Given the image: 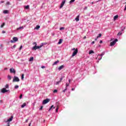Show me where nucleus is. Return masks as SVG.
<instances>
[{"label": "nucleus", "mask_w": 126, "mask_h": 126, "mask_svg": "<svg viewBox=\"0 0 126 126\" xmlns=\"http://www.w3.org/2000/svg\"><path fill=\"white\" fill-rule=\"evenodd\" d=\"M63 40L62 39H60L58 43V45H61L63 43Z\"/></svg>", "instance_id": "ddd939ff"}, {"label": "nucleus", "mask_w": 126, "mask_h": 126, "mask_svg": "<svg viewBox=\"0 0 126 126\" xmlns=\"http://www.w3.org/2000/svg\"><path fill=\"white\" fill-rule=\"evenodd\" d=\"M68 82H69V83H70V79H69Z\"/></svg>", "instance_id": "8fccbe9b"}, {"label": "nucleus", "mask_w": 126, "mask_h": 126, "mask_svg": "<svg viewBox=\"0 0 126 126\" xmlns=\"http://www.w3.org/2000/svg\"><path fill=\"white\" fill-rule=\"evenodd\" d=\"M63 77H61V78H60V80L59 81H60V82H62V81L63 80Z\"/></svg>", "instance_id": "f704fd0d"}, {"label": "nucleus", "mask_w": 126, "mask_h": 126, "mask_svg": "<svg viewBox=\"0 0 126 126\" xmlns=\"http://www.w3.org/2000/svg\"><path fill=\"white\" fill-rule=\"evenodd\" d=\"M19 88V86L18 85H16L14 87L15 89H17Z\"/></svg>", "instance_id": "c756f323"}, {"label": "nucleus", "mask_w": 126, "mask_h": 126, "mask_svg": "<svg viewBox=\"0 0 126 126\" xmlns=\"http://www.w3.org/2000/svg\"><path fill=\"white\" fill-rule=\"evenodd\" d=\"M13 48H16V45H14L13 46Z\"/></svg>", "instance_id": "c03bdc74"}, {"label": "nucleus", "mask_w": 126, "mask_h": 126, "mask_svg": "<svg viewBox=\"0 0 126 126\" xmlns=\"http://www.w3.org/2000/svg\"><path fill=\"white\" fill-rule=\"evenodd\" d=\"M97 39H98V38H97V37H96V38H95V39H94L95 41H97Z\"/></svg>", "instance_id": "5fc2aeb1"}, {"label": "nucleus", "mask_w": 126, "mask_h": 126, "mask_svg": "<svg viewBox=\"0 0 126 126\" xmlns=\"http://www.w3.org/2000/svg\"><path fill=\"white\" fill-rule=\"evenodd\" d=\"M67 86H69V84H68V83L66 84V88H67Z\"/></svg>", "instance_id": "a19ab883"}, {"label": "nucleus", "mask_w": 126, "mask_h": 126, "mask_svg": "<svg viewBox=\"0 0 126 126\" xmlns=\"http://www.w3.org/2000/svg\"><path fill=\"white\" fill-rule=\"evenodd\" d=\"M56 109V107L54 106V105H52L50 107V108L49 109V111H51V110H52V109Z\"/></svg>", "instance_id": "a211bd4d"}, {"label": "nucleus", "mask_w": 126, "mask_h": 126, "mask_svg": "<svg viewBox=\"0 0 126 126\" xmlns=\"http://www.w3.org/2000/svg\"><path fill=\"white\" fill-rule=\"evenodd\" d=\"M122 34H123V33L122 32H120L118 33V36H121V35H122Z\"/></svg>", "instance_id": "cd10ccee"}, {"label": "nucleus", "mask_w": 126, "mask_h": 126, "mask_svg": "<svg viewBox=\"0 0 126 126\" xmlns=\"http://www.w3.org/2000/svg\"><path fill=\"white\" fill-rule=\"evenodd\" d=\"M67 90V88H65V89L63 91V92H65Z\"/></svg>", "instance_id": "e433bc0d"}, {"label": "nucleus", "mask_w": 126, "mask_h": 126, "mask_svg": "<svg viewBox=\"0 0 126 126\" xmlns=\"http://www.w3.org/2000/svg\"><path fill=\"white\" fill-rule=\"evenodd\" d=\"M100 43H103V41H102V40H100Z\"/></svg>", "instance_id": "864d4df0"}, {"label": "nucleus", "mask_w": 126, "mask_h": 126, "mask_svg": "<svg viewBox=\"0 0 126 126\" xmlns=\"http://www.w3.org/2000/svg\"><path fill=\"white\" fill-rule=\"evenodd\" d=\"M58 111H59V107H57V108H56V112H58Z\"/></svg>", "instance_id": "37998d69"}, {"label": "nucleus", "mask_w": 126, "mask_h": 126, "mask_svg": "<svg viewBox=\"0 0 126 126\" xmlns=\"http://www.w3.org/2000/svg\"><path fill=\"white\" fill-rule=\"evenodd\" d=\"M12 120H13V116H11V117L7 120V122H12Z\"/></svg>", "instance_id": "9d476101"}, {"label": "nucleus", "mask_w": 126, "mask_h": 126, "mask_svg": "<svg viewBox=\"0 0 126 126\" xmlns=\"http://www.w3.org/2000/svg\"><path fill=\"white\" fill-rule=\"evenodd\" d=\"M92 4H93L94 3V2H92Z\"/></svg>", "instance_id": "052dcab7"}, {"label": "nucleus", "mask_w": 126, "mask_h": 126, "mask_svg": "<svg viewBox=\"0 0 126 126\" xmlns=\"http://www.w3.org/2000/svg\"><path fill=\"white\" fill-rule=\"evenodd\" d=\"M116 42H118V39H115V40L111 42H110V46L112 47L113 46H115Z\"/></svg>", "instance_id": "39448f33"}, {"label": "nucleus", "mask_w": 126, "mask_h": 126, "mask_svg": "<svg viewBox=\"0 0 126 126\" xmlns=\"http://www.w3.org/2000/svg\"><path fill=\"white\" fill-rule=\"evenodd\" d=\"M2 33H5V32L2 31Z\"/></svg>", "instance_id": "4d7b16f0"}, {"label": "nucleus", "mask_w": 126, "mask_h": 126, "mask_svg": "<svg viewBox=\"0 0 126 126\" xmlns=\"http://www.w3.org/2000/svg\"><path fill=\"white\" fill-rule=\"evenodd\" d=\"M101 59H102V57H101L100 60H101Z\"/></svg>", "instance_id": "69168bd1"}, {"label": "nucleus", "mask_w": 126, "mask_h": 126, "mask_svg": "<svg viewBox=\"0 0 126 126\" xmlns=\"http://www.w3.org/2000/svg\"><path fill=\"white\" fill-rule=\"evenodd\" d=\"M58 92V90H54L53 91V93H57Z\"/></svg>", "instance_id": "72a5a7b5"}, {"label": "nucleus", "mask_w": 126, "mask_h": 126, "mask_svg": "<svg viewBox=\"0 0 126 126\" xmlns=\"http://www.w3.org/2000/svg\"><path fill=\"white\" fill-rule=\"evenodd\" d=\"M5 88H7V89H8V88H9V85L6 84V85H5Z\"/></svg>", "instance_id": "412c9836"}, {"label": "nucleus", "mask_w": 126, "mask_h": 126, "mask_svg": "<svg viewBox=\"0 0 126 126\" xmlns=\"http://www.w3.org/2000/svg\"><path fill=\"white\" fill-rule=\"evenodd\" d=\"M22 49V45H21L19 48V50H21Z\"/></svg>", "instance_id": "79ce46f5"}, {"label": "nucleus", "mask_w": 126, "mask_h": 126, "mask_svg": "<svg viewBox=\"0 0 126 126\" xmlns=\"http://www.w3.org/2000/svg\"><path fill=\"white\" fill-rule=\"evenodd\" d=\"M122 32L124 31V29H122Z\"/></svg>", "instance_id": "680f3d73"}, {"label": "nucleus", "mask_w": 126, "mask_h": 126, "mask_svg": "<svg viewBox=\"0 0 126 126\" xmlns=\"http://www.w3.org/2000/svg\"><path fill=\"white\" fill-rule=\"evenodd\" d=\"M7 126H9V123H7Z\"/></svg>", "instance_id": "09e8293b"}, {"label": "nucleus", "mask_w": 126, "mask_h": 126, "mask_svg": "<svg viewBox=\"0 0 126 126\" xmlns=\"http://www.w3.org/2000/svg\"><path fill=\"white\" fill-rule=\"evenodd\" d=\"M63 67H64V66H63V65H62L58 68V69H59V70H62V69H63Z\"/></svg>", "instance_id": "f8f14e48"}, {"label": "nucleus", "mask_w": 126, "mask_h": 126, "mask_svg": "<svg viewBox=\"0 0 126 126\" xmlns=\"http://www.w3.org/2000/svg\"><path fill=\"white\" fill-rule=\"evenodd\" d=\"M26 106V103H24L21 106V108H24Z\"/></svg>", "instance_id": "6ab92c4d"}, {"label": "nucleus", "mask_w": 126, "mask_h": 126, "mask_svg": "<svg viewBox=\"0 0 126 126\" xmlns=\"http://www.w3.org/2000/svg\"><path fill=\"white\" fill-rule=\"evenodd\" d=\"M20 80L19 78L15 76L13 79V82H19Z\"/></svg>", "instance_id": "7ed1b4c3"}, {"label": "nucleus", "mask_w": 126, "mask_h": 126, "mask_svg": "<svg viewBox=\"0 0 126 126\" xmlns=\"http://www.w3.org/2000/svg\"><path fill=\"white\" fill-rule=\"evenodd\" d=\"M3 2H4V1H0V3H3Z\"/></svg>", "instance_id": "a18cd8bd"}, {"label": "nucleus", "mask_w": 126, "mask_h": 126, "mask_svg": "<svg viewBox=\"0 0 126 126\" xmlns=\"http://www.w3.org/2000/svg\"><path fill=\"white\" fill-rule=\"evenodd\" d=\"M64 3H65V0H64L62 1V2L61 3V6L60 7V8H62L63 6V5H64Z\"/></svg>", "instance_id": "6e6552de"}, {"label": "nucleus", "mask_w": 126, "mask_h": 126, "mask_svg": "<svg viewBox=\"0 0 126 126\" xmlns=\"http://www.w3.org/2000/svg\"><path fill=\"white\" fill-rule=\"evenodd\" d=\"M10 72L11 73H14V74H15V72H16V71H15V70L14 68H10Z\"/></svg>", "instance_id": "1a4fd4ad"}, {"label": "nucleus", "mask_w": 126, "mask_h": 126, "mask_svg": "<svg viewBox=\"0 0 126 126\" xmlns=\"http://www.w3.org/2000/svg\"><path fill=\"white\" fill-rule=\"evenodd\" d=\"M74 90V89H72V91H73Z\"/></svg>", "instance_id": "bf43d9fd"}, {"label": "nucleus", "mask_w": 126, "mask_h": 126, "mask_svg": "<svg viewBox=\"0 0 126 126\" xmlns=\"http://www.w3.org/2000/svg\"><path fill=\"white\" fill-rule=\"evenodd\" d=\"M101 36H102V34L99 33L98 35L97 36V39H98V38H100V37Z\"/></svg>", "instance_id": "b1692460"}, {"label": "nucleus", "mask_w": 126, "mask_h": 126, "mask_svg": "<svg viewBox=\"0 0 126 126\" xmlns=\"http://www.w3.org/2000/svg\"><path fill=\"white\" fill-rule=\"evenodd\" d=\"M8 12H9V11L7 10H5L3 11V13H4V14H6L8 13Z\"/></svg>", "instance_id": "4468645a"}, {"label": "nucleus", "mask_w": 126, "mask_h": 126, "mask_svg": "<svg viewBox=\"0 0 126 126\" xmlns=\"http://www.w3.org/2000/svg\"><path fill=\"white\" fill-rule=\"evenodd\" d=\"M20 29H24V27L23 26L20 27L19 28H18L17 29V30H20Z\"/></svg>", "instance_id": "f3484780"}, {"label": "nucleus", "mask_w": 126, "mask_h": 126, "mask_svg": "<svg viewBox=\"0 0 126 126\" xmlns=\"http://www.w3.org/2000/svg\"><path fill=\"white\" fill-rule=\"evenodd\" d=\"M84 39H86V36H84Z\"/></svg>", "instance_id": "13d9d810"}, {"label": "nucleus", "mask_w": 126, "mask_h": 126, "mask_svg": "<svg viewBox=\"0 0 126 126\" xmlns=\"http://www.w3.org/2000/svg\"><path fill=\"white\" fill-rule=\"evenodd\" d=\"M33 44H35V45H34L32 48V50H34L35 51H36L37 49H40L42 46H44V44L43 43H42V45L39 46H37V43L36 42H33Z\"/></svg>", "instance_id": "f257e3e1"}, {"label": "nucleus", "mask_w": 126, "mask_h": 126, "mask_svg": "<svg viewBox=\"0 0 126 126\" xmlns=\"http://www.w3.org/2000/svg\"><path fill=\"white\" fill-rule=\"evenodd\" d=\"M49 101H50V100L49 98L44 99V100H43V101L42 102V104H43V105H45V104H47V103H49Z\"/></svg>", "instance_id": "423d86ee"}, {"label": "nucleus", "mask_w": 126, "mask_h": 126, "mask_svg": "<svg viewBox=\"0 0 126 126\" xmlns=\"http://www.w3.org/2000/svg\"><path fill=\"white\" fill-rule=\"evenodd\" d=\"M45 66H41V68H45Z\"/></svg>", "instance_id": "49530a36"}, {"label": "nucleus", "mask_w": 126, "mask_h": 126, "mask_svg": "<svg viewBox=\"0 0 126 126\" xmlns=\"http://www.w3.org/2000/svg\"><path fill=\"white\" fill-rule=\"evenodd\" d=\"M21 79L22 80H23V79H24V74H22Z\"/></svg>", "instance_id": "a878e982"}, {"label": "nucleus", "mask_w": 126, "mask_h": 126, "mask_svg": "<svg viewBox=\"0 0 126 126\" xmlns=\"http://www.w3.org/2000/svg\"><path fill=\"white\" fill-rule=\"evenodd\" d=\"M34 29H36V30H39V29H40V26L37 25Z\"/></svg>", "instance_id": "dca6fc26"}, {"label": "nucleus", "mask_w": 126, "mask_h": 126, "mask_svg": "<svg viewBox=\"0 0 126 126\" xmlns=\"http://www.w3.org/2000/svg\"><path fill=\"white\" fill-rule=\"evenodd\" d=\"M5 25V24L4 23H3L0 26L1 28H2L3 26Z\"/></svg>", "instance_id": "c85d7f7f"}, {"label": "nucleus", "mask_w": 126, "mask_h": 126, "mask_svg": "<svg viewBox=\"0 0 126 126\" xmlns=\"http://www.w3.org/2000/svg\"><path fill=\"white\" fill-rule=\"evenodd\" d=\"M75 20L77 22L79 21V15L77 16L76 18L75 19Z\"/></svg>", "instance_id": "2eb2a0df"}, {"label": "nucleus", "mask_w": 126, "mask_h": 126, "mask_svg": "<svg viewBox=\"0 0 126 126\" xmlns=\"http://www.w3.org/2000/svg\"><path fill=\"white\" fill-rule=\"evenodd\" d=\"M1 93L4 94L8 92V90H6V88H2L1 89Z\"/></svg>", "instance_id": "0eeeda50"}, {"label": "nucleus", "mask_w": 126, "mask_h": 126, "mask_svg": "<svg viewBox=\"0 0 126 126\" xmlns=\"http://www.w3.org/2000/svg\"><path fill=\"white\" fill-rule=\"evenodd\" d=\"M17 41H18V38L16 37H14L13 40H10V42L13 43H15V42H17Z\"/></svg>", "instance_id": "20e7f679"}, {"label": "nucleus", "mask_w": 126, "mask_h": 126, "mask_svg": "<svg viewBox=\"0 0 126 126\" xmlns=\"http://www.w3.org/2000/svg\"><path fill=\"white\" fill-rule=\"evenodd\" d=\"M26 9H29V5L25 6Z\"/></svg>", "instance_id": "5701e85b"}, {"label": "nucleus", "mask_w": 126, "mask_h": 126, "mask_svg": "<svg viewBox=\"0 0 126 126\" xmlns=\"http://www.w3.org/2000/svg\"><path fill=\"white\" fill-rule=\"evenodd\" d=\"M74 1H75V0H71L70 1H69V3H71L72 2H74Z\"/></svg>", "instance_id": "2f4dec72"}, {"label": "nucleus", "mask_w": 126, "mask_h": 126, "mask_svg": "<svg viewBox=\"0 0 126 126\" xmlns=\"http://www.w3.org/2000/svg\"><path fill=\"white\" fill-rule=\"evenodd\" d=\"M124 29H126V27L124 28Z\"/></svg>", "instance_id": "0e129e2a"}, {"label": "nucleus", "mask_w": 126, "mask_h": 126, "mask_svg": "<svg viewBox=\"0 0 126 126\" xmlns=\"http://www.w3.org/2000/svg\"><path fill=\"white\" fill-rule=\"evenodd\" d=\"M72 50L74 51L72 55V57L73 58V57H74L75 56H76V55H77V53H78V49L77 48H76V49L75 48H73Z\"/></svg>", "instance_id": "f03ea898"}, {"label": "nucleus", "mask_w": 126, "mask_h": 126, "mask_svg": "<svg viewBox=\"0 0 126 126\" xmlns=\"http://www.w3.org/2000/svg\"><path fill=\"white\" fill-rule=\"evenodd\" d=\"M29 126H31V123H29Z\"/></svg>", "instance_id": "603ef678"}, {"label": "nucleus", "mask_w": 126, "mask_h": 126, "mask_svg": "<svg viewBox=\"0 0 126 126\" xmlns=\"http://www.w3.org/2000/svg\"><path fill=\"white\" fill-rule=\"evenodd\" d=\"M33 45H35V46H36V44H33Z\"/></svg>", "instance_id": "e2e57ef3"}, {"label": "nucleus", "mask_w": 126, "mask_h": 126, "mask_svg": "<svg viewBox=\"0 0 126 126\" xmlns=\"http://www.w3.org/2000/svg\"><path fill=\"white\" fill-rule=\"evenodd\" d=\"M2 103V100H0V103Z\"/></svg>", "instance_id": "6e6d98bb"}, {"label": "nucleus", "mask_w": 126, "mask_h": 126, "mask_svg": "<svg viewBox=\"0 0 126 126\" xmlns=\"http://www.w3.org/2000/svg\"><path fill=\"white\" fill-rule=\"evenodd\" d=\"M20 99H22V94H21V95L19 96Z\"/></svg>", "instance_id": "58836bf2"}, {"label": "nucleus", "mask_w": 126, "mask_h": 126, "mask_svg": "<svg viewBox=\"0 0 126 126\" xmlns=\"http://www.w3.org/2000/svg\"><path fill=\"white\" fill-rule=\"evenodd\" d=\"M8 80H11V76L10 75H8Z\"/></svg>", "instance_id": "bb28decb"}, {"label": "nucleus", "mask_w": 126, "mask_h": 126, "mask_svg": "<svg viewBox=\"0 0 126 126\" xmlns=\"http://www.w3.org/2000/svg\"><path fill=\"white\" fill-rule=\"evenodd\" d=\"M64 30V28L63 27H61L60 28V30Z\"/></svg>", "instance_id": "c9c22d12"}, {"label": "nucleus", "mask_w": 126, "mask_h": 126, "mask_svg": "<svg viewBox=\"0 0 126 126\" xmlns=\"http://www.w3.org/2000/svg\"><path fill=\"white\" fill-rule=\"evenodd\" d=\"M34 60V57H31L30 59V62H32Z\"/></svg>", "instance_id": "393cba45"}, {"label": "nucleus", "mask_w": 126, "mask_h": 126, "mask_svg": "<svg viewBox=\"0 0 126 126\" xmlns=\"http://www.w3.org/2000/svg\"><path fill=\"white\" fill-rule=\"evenodd\" d=\"M91 54H94V51L93 50H91L90 52H89V54L90 55H91Z\"/></svg>", "instance_id": "4be33fe9"}, {"label": "nucleus", "mask_w": 126, "mask_h": 126, "mask_svg": "<svg viewBox=\"0 0 126 126\" xmlns=\"http://www.w3.org/2000/svg\"><path fill=\"white\" fill-rule=\"evenodd\" d=\"M59 63H60V61L58 60L57 61L54 62V63L52 64V65H56Z\"/></svg>", "instance_id": "9b49d317"}, {"label": "nucleus", "mask_w": 126, "mask_h": 126, "mask_svg": "<svg viewBox=\"0 0 126 126\" xmlns=\"http://www.w3.org/2000/svg\"><path fill=\"white\" fill-rule=\"evenodd\" d=\"M43 109V106H41L39 108V110H42Z\"/></svg>", "instance_id": "ea45409f"}, {"label": "nucleus", "mask_w": 126, "mask_h": 126, "mask_svg": "<svg viewBox=\"0 0 126 126\" xmlns=\"http://www.w3.org/2000/svg\"><path fill=\"white\" fill-rule=\"evenodd\" d=\"M61 83V81H59L58 82H56V85H59Z\"/></svg>", "instance_id": "473e14b6"}, {"label": "nucleus", "mask_w": 126, "mask_h": 126, "mask_svg": "<svg viewBox=\"0 0 126 126\" xmlns=\"http://www.w3.org/2000/svg\"><path fill=\"white\" fill-rule=\"evenodd\" d=\"M119 18V16L117 15L114 17V20H116V19H117V18Z\"/></svg>", "instance_id": "aec40b11"}, {"label": "nucleus", "mask_w": 126, "mask_h": 126, "mask_svg": "<svg viewBox=\"0 0 126 126\" xmlns=\"http://www.w3.org/2000/svg\"><path fill=\"white\" fill-rule=\"evenodd\" d=\"M6 4H7L8 5H9V4H10V3L9 2V1H7L6 3Z\"/></svg>", "instance_id": "4c0bfd02"}, {"label": "nucleus", "mask_w": 126, "mask_h": 126, "mask_svg": "<svg viewBox=\"0 0 126 126\" xmlns=\"http://www.w3.org/2000/svg\"><path fill=\"white\" fill-rule=\"evenodd\" d=\"M104 55H105V52H103L101 53V54L100 55V57H101V58L104 56Z\"/></svg>", "instance_id": "7c9ffc66"}, {"label": "nucleus", "mask_w": 126, "mask_h": 126, "mask_svg": "<svg viewBox=\"0 0 126 126\" xmlns=\"http://www.w3.org/2000/svg\"><path fill=\"white\" fill-rule=\"evenodd\" d=\"M92 44H95V41H93L92 42Z\"/></svg>", "instance_id": "de8ad7c7"}, {"label": "nucleus", "mask_w": 126, "mask_h": 126, "mask_svg": "<svg viewBox=\"0 0 126 126\" xmlns=\"http://www.w3.org/2000/svg\"><path fill=\"white\" fill-rule=\"evenodd\" d=\"M26 123H28V119H27V120H26Z\"/></svg>", "instance_id": "3c124183"}]
</instances>
